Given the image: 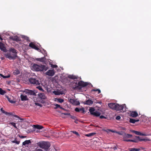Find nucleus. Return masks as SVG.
Returning <instances> with one entry per match:
<instances>
[{
    "label": "nucleus",
    "instance_id": "nucleus-1",
    "mask_svg": "<svg viewBox=\"0 0 151 151\" xmlns=\"http://www.w3.org/2000/svg\"><path fill=\"white\" fill-rule=\"evenodd\" d=\"M48 68L47 66L43 65H40L37 64H34L32 66V69L37 71H46Z\"/></svg>",
    "mask_w": 151,
    "mask_h": 151
},
{
    "label": "nucleus",
    "instance_id": "nucleus-2",
    "mask_svg": "<svg viewBox=\"0 0 151 151\" xmlns=\"http://www.w3.org/2000/svg\"><path fill=\"white\" fill-rule=\"evenodd\" d=\"M37 145L40 147L47 150L50 147V144L48 142L43 141L37 142Z\"/></svg>",
    "mask_w": 151,
    "mask_h": 151
},
{
    "label": "nucleus",
    "instance_id": "nucleus-3",
    "mask_svg": "<svg viewBox=\"0 0 151 151\" xmlns=\"http://www.w3.org/2000/svg\"><path fill=\"white\" fill-rule=\"evenodd\" d=\"M88 84L87 82H84L82 81H80L78 83V84H76L75 87H73L74 89L76 90H81L83 87H84L87 85Z\"/></svg>",
    "mask_w": 151,
    "mask_h": 151
},
{
    "label": "nucleus",
    "instance_id": "nucleus-4",
    "mask_svg": "<svg viewBox=\"0 0 151 151\" xmlns=\"http://www.w3.org/2000/svg\"><path fill=\"white\" fill-rule=\"evenodd\" d=\"M116 107H115V110L117 111H120L121 112H124L126 110L125 108L126 106L125 104L122 105H120L119 104H116Z\"/></svg>",
    "mask_w": 151,
    "mask_h": 151
},
{
    "label": "nucleus",
    "instance_id": "nucleus-5",
    "mask_svg": "<svg viewBox=\"0 0 151 151\" xmlns=\"http://www.w3.org/2000/svg\"><path fill=\"white\" fill-rule=\"evenodd\" d=\"M5 56L6 58H9V60H14L17 57L16 54H12L10 52L7 53L5 54Z\"/></svg>",
    "mask_w": 151,
    "mask_h": 151
},
{
    "label": "nucleus",
    "instance_id": "nucleus-6",
    "mask_svg": "<svg viewBox=\"0 0 151 151\" xmlns=\"http://www.w3.org/2000/svg\"><path fill=\"white\" fill-rule=\"evenodd\" d=\"M89 111L90 112V114L94 116L98 117L100 116V113L97 111H95V109L94 108L91 107L89 109Z\"/></svg>",
    "mask_w": 151,
    "mask_h": 151
},
{
    "label": "nucleus",
    "instance_id": "nucleus-7",
    "mask_svg": "<svg viewBox=\"0 0 151 151\" xmlns=\"http://www.w3.org/2000/svg\"><path fill=\"white\" fill-rule=\"evenodd\" d=\"M29 81L31 84L35 85L36 86L39 85L40 84L38 80L32 77L29 78Z\"/></svg>",
    "mask_w": 151,
    "mask_h": 151
},
{
    "label": "nucleus",
    "instance_id": "nucleus-8",
    "mask_svg": "<svg viewBox=\"0 0 151 151\" xmlns=\"http://www.w3.org/2000/svg\"><path fill=\"white\" fill-rule=\"evenodd\" d=\"M136 139H135L133 140H124L125 141L127 142H138V141H144L145 139H141L139 136H136Z\"/></svg>",
    "mask_w": 151,
    "mask_h": 151
},
{
    "label": "nucleus",
    "instance_id": "nucleus-9",
    "mask_svg": "<svg viewBox=\"0 0 151 151\" xmlns=\"http://www.w3.org/2000/svg\"><path fill=\"white\" fill-rule=\"evenodd\" d=\"M29 46L32 49H35L38 51H40V50L37 47L36 45L32 42H31L29 45Z\"/></svg>",
    "mask_w": 151,
    "mask_h": 151
},
{
    "label": "nucleus",
    "instance_id": "nucleus-10",
    "mask_svg": "<svg viewBox=\"0 0 151 151\" xmlns=\"http://www.w3.org/2000/svg\"><path fill=\"white\" fill-rule=\"evenodd\" d=\"M69 101L71 104L75 105H79L80 104L78 101H77L75 99H70Z\"/></svg>",
    "mask_w": 151,
    "mask_h": 151
},
{
    "label": "nucleus",
    "instance_id": "nucleus-11",
    "mask_svg": "<svg viewBox=\"0 0 151 151\" xmlns=\"http://www.w3.org/2000/svg\"><path fill=\"white\" fill-rule=\"evenodd\" d=\"M55 72L53 70H49L45 73L46 75L52 76L55 74Z\"/></svg>",
    "mask_w": 151,
    "mask_h": 151
},
{
    "label": "nucleus",
    "instance_id": "nucleus-12",
    "mask_svg": "<svg viewBox=\"0 0 151 151\" xmlns=\"http://www.w3.org/2000/svg\"><path fill=\"white\" fill-rule=\"evenodd\" d=\"M10 39L14 41H15L17 42L20 41H21L20 38L18 36H13L10 37Z\"/></svg>",
    "mask_w": 151,
    "mask_h": 151
},
{
    "label": "nucleus",
    "instance_id": "nucleus-13",
    "mask_svg": "<svg viewBox=\"0 0 151 151\" xmlns=\"http://www.w3.org/2000/svg\"><path fill=\"white\" fill-rule=\"evenodd\" d=\"M39 98L45 100L46 99V97L44 93H40L38 95Z\"/></svg>",
    "mask_w": 151,
    "mask_h": 151
},
{
    "label": "nucleus",
    "instance_id": "nucleus-14",
    "mask_svg": "<svg viewBox=\"0 0 151 151\" xmlns=\"http://www.w3.org/2000/svg\"><path fill=\"white\" fill-rule=\"evenodd\" d=\"M0 49L4 52H5L6 50L4 45L3 43L1 42H0Z\"/></svg>",
    "mask_w": 151,
    "mask_h": 151
},
{
    "label": "nucleus",
    "instance_id": "nucleus-15",
    "mask_svg": "<svg viewBox=\"0 0 151 151\" xmlns=\"http://www.w3.org/2000/svg\"><path fill=\"white\" fill-rule=\"evenodd\" d=\"M31 142L30 140L25 141L22 143V145L26 146L28 147L29 144H31Z\"/></svg>",
    "mask_w": 151,
    "mask_h": 151
},
{
    "label": "nucleus",
    "instance_id": "nucleus-16",
    "mask_svg": "<svg viewBox=\"0 0 151 151\" xmlns=\"http://www.w3.org/2000/svg\"><path fill=\"white\" fill-rule=\"evenodd\" d=\"M27 94L28 95H35V92L32 90H28L26 92Z\"/></svg>",
    "mask_w": 151,
    "mask_h": 151
},
{
    "label": "nucleus",
    "instance_id": "nucleus-17",
    "mask_svg": "<svg viewBox=\"0 0 151 151\" xmlns=\"http://www.w3.org/2000/svg\"><path fill=\"white\" fill-rule=\"evenodd\" d=\"M116 104L114 103H109L108 104V106L111 109L115 110V107H116Z\"/></svg>",
    "mask_w": 151,
    "mask_h": 151
},
{
    "label": "nucleus",
    "instance_id": "nucleus-18",
    "mask_svg": "<svg viewBox=\"0 0 151 151\" xmlns=\"http://www.w3.org/2000/svg\"><path fill=\"white\" fill-rule=\"evenodd\" d=\"M138 114L136 111H132L130 113V116L133 117H136L138 116Z\"/></svg>",
    "mask_w": 151,
    "mask_h": 151
},
{
    "label": "nucleus",
    "instance_id": "nucleus-19",
    "mask_svg": "<svg viewBox=\"0 0 151 151\" xmlns=\"http://www.w3.org/2000/svg\"><path fill=\"white\" fill-rule=\"evenodd\" d=\"M20 98L22 101H26L28 99L27 95L24 96L23 95H21Z\"/></svg>",
    "mask_w": 151,
    "mask_h": 151
},
{
    "label": "nucleus",
    "instance_id": "nucleus-20",
    "mask_svg": "<svg viewBox=\"0 0 151 151\" xmlns=\"http://www.w3.org/2000/svg\"><path fill=\"white\" fill-rule=\"evenodd\" d=\"M36 60L37 61L43 62L45 61L46 60V58L45 57H44L40 58H37L36 59Z\"/></svg>",
    "mask_w": 151,
    "mask_h": 151
},
{
    "label": "nucleus",
    "instance_id": "nucleus-21",
    "mask_svg": "<svg viewBox=\"0 0 151 151\" xmlns=\"http://www.w3.org/2000/svg\"><path fill=\"white\" fill-rule=\"evenodd\" d=\"M9 51L12 52L14 54H17L18 51L14 48H10L9 49Z\"/></svg>",
    "mask_w": 151,
    "mask_h": 151
},
{
    "label": "nucleus",
    "instance_id": "nucleus-22",
    "mask_svg": "<svg viewBox=\"0 0 151 151\" xmlns=\"http://www.w3.org/2000/svg\"><path fill=\"white\" fill-rule=\"evenodd\" d=\"M86 103H84L85 104L88 105H89L92 104L93 102L90 99H88L86 101Z\"/></svg>",
    "mask_w": 151,
    "mask_h": 151
},
{
    "label": "nucleus",
    "instance_id": "nucleus-23",
    "mask_svg": "<svg viewBox=\"0 0 151 151\" xmlns=\"http://www.w3.org/2000/svg\"><path fill=\"white\" fill-rule=\"evenodd\" d=\"M139 121V119H130L129 120V122L132 124H134L136 122Z\"/></svg>",
    "mask_w": 151,
    "mask_h": 151
},
{
    "label": "nucleus",
    "instance_id": "nucleus-24",
    "mask_svg": "<svg viewBox=\"0 0 151 151\" xmlns=\"http://www.w3.org/2000/svg\"><path fill=\"white\" fill-rule=\"evenodd\" d=\"M33 127L35 129H40L43 128L42 126L40 125H34Z\"/></svg>",
    "mask_w": 151,
    "mask_h": 151
},
{
    "label": "nucleus",
    "instance_id": "nucleus-25",
    "mask_svg": "<svg viewBox=\"0 0 151 151\" xmlns=\"http://www.w3.org/2000/svg\"><path fill=\"white\" fill-rule=\"evenodd\" d=\"M6 97L7 98L8 100L12 104H14L15 103V101L12 100L9 97L7 96H6Z\"/></svg>",
    "mask_w": 151,
    "mask_h": 151
},
{
    "label": "nucleus",
    "instance_id": "nucleus-26",
    "mask_svg": "<svg viewBox=\"0 0 151 151\" xmlns=\"http://www.w3.org/2000/svg\"><path fill=\"white\" fill-rule=\"evenodd\" d=\"M132 132L134 133L135 134H137V135H142V136H144L145 135L144 134L141 133L140 132H138V131H134V130H133Z\"/></svg>",
    "mask_w": 151,
    "mask_h": 151
},
{
    "label": "nucleus",
    "instance_id": "nucleus-27",
    "mask_svg": "<svg viewBox=\"0 0 151 151\" xmlns=\"http://www.w3.org/2000/svg\"><path fill=\"white\" fill-rule=\"evenodd\" d=\"M1 112H2V113H3V114H5L6 115H8V114H9L10 115H12V113H8L7 112H6L5 111H4V110H3V108H1Z\"/></svg>",
    "mask_w": 151,
    "mask_h": 151
},
{
    "label": "nucleus",
    "instance_id": "nucleus-28",
    "mask_svg": "<svg viewBox=\"0 0 151 151\" xmlns=\"http://www.w3.org/2000/svg\"><path fill=\"white\" fill-rule=\"evenodd\" d=\"M129 150L130 151H139L140 149L139 148H129Z\"/></svg>",
    "mask_w": 151,
    "mask_h": 151
},
{
    "label": "nucleus",
    "instance_id": "nucleus-29",
    "mask_svg": "<svg viewBox=\"0 0 151 151\" xmlns=\"http://www.w3.org/2000/svg\"><path fill=\"white\" fill-rule=\"evenodd\" d=\"M96 134V133H95L92 132V133H89L88 134H85V136L86 137H91V136L94 135L95 134Z\"/></svg>",
    "mask_w": 151,
    "mask_h": 151
},
{
    "label": "nucleus",
    "instance_id": "nucleus-30",
    "mask_svg": "<svg viewBox=\"0 0 151 151\" xmlns=\"http://www.w3.org/2000/svg\"><path fill=\"white\" fill-rule=\"evenodd\" d=\"M22 38H23L24 40H26L27 42L30 41L29 37L27 36H24L23 37H22Z\"/></svg>",
    "mask_w": 151,
    "mask_h": 151
},
{
    "label": "nucleus",
    "instance_id": "nucleus-31",
    "mask_svg": "<svg viewBox=\"0 0 151 151\" xmlns=\"http://www.w3.org/2000/svg\"><path fill=\"white\" fill-rule=\"evenodd\" d=\"M20 73V71L18 69H16L13 72V74L14 75H17L19 74Z\"/></svg>",
    "mask_w": 151,
    "mask_h": 151
},
{
    "label": "nucleus",
    "instance_id": "nucleus-32",
    "mask_svg": "<svg viewBox=\"0 0 151 151\" xmlns=\"http://www.w3.org/2000/svg\"><path fill=\"white\" fill-rule=\"evenodd\" d=\"M132 137V135L130 134H124V137H125L131 138Z\"/></svg>",
    "mask_w": 151,
    "mask_h": 151
},
{
    "label": "nucleus",
    "instance_id": "nucleus-33",
    "mask_svg": "<svg viewBox=\"0 0 151 151\" xmlns=\"http://www.w3.org/2000/svg\"><path fill=\"white\" fill-rule=\"evenodd\" d=\"M68 78L72 79H76V76H74L73 75H70L68 76Z\"/></svg>",
    "mask_w": 151,
    "mask_h": 151
},
{
    "label": "nucleus",
    "instance_id": "nucleus-34",
    "mask_svg": "<svg viewBox=\"0 0 151 151\" xmlns=\"http://www.w3.org/2000/svg\"><path fill=\"white\" fill-rule=\"evenodd\" d=\"M36 88L39 90L40 91H42V92L44 91V90L43 89L41 86H37L36 87Z\"/></svg>",
    "mask_w": 151,
    "mask_h": 151
},
{
    "label": "nucleus",
    "instance_id": "nucleus-35",
    "mask_svg": "<svg viewBox=\"0 0 151 151\" xmlns=\"http://www.w3.org/2000/svg\"><path fill=\"white\" fill-rule=\"evenodd\" d=\"M0 76L2 77L3 78H9L10 77V76H4L2 74H0Z\"/></svg>",
    "mask_w": 151,
    "mask_h": 151
},
{
    "label": "nucleus",
    "instance_id": "nucleus-36",
    "mask_svg": "<svg viewBox=\"0 0 151 151\" xmlns=\"http://www.w3.org/2000/svg\"><path fill=\"white\" fill-rule=\"evenodd\" d=\"M5 93V92L2 88H0V94L3 95Z\"/></svg>",
    "mask_w": 151,
    "mask_h": 151
},
{
    "label": "nucleus",
    "instance_id": "nucleus-37",
    "mask_svg": "<svg viewBox=\"0 0 151 151\" xmlns=\"http://www.w3.org/2000/svg\"><path fill=\"white\" fill-rule=\"evenodd\" d=\"M9 124L13 126L15 128L17 129L15 123L14 122H10Z\"/></svg>",
    "mask_w": 151,
    "mask_h": 151
},
{
    "label": "nucleus",
    "instance_id": "nucleus-38",
    "mask_svg": "<svg viewBox=\"0 0 151 151\" xmlns=\"http://www.w3.org/2000/svg\"><path fill=\"white\" fill-rule=\"evenodd\" d=\"M54 106H55L54 108V109H57V108H59L60 107V105H58V104H54Z\"/></svg>",
    "mask_w": 151,
    "mask_h": 151
},
{
    "label": "nucleus",
    "instance_id": "nucleus-39",
    "mask_svg": "<svg viewBox=\"0 0 151 151\" xmlns=\"http://www.w3.org/2000/svg\"><path fill=\"white\" fill-rule=\"evenodd\" d=\"M12 142L13 143H16L17 145H19L20 143V141H17L15 140L12 141Z\"/></svg>",
    "mask_w": 151,
    "mask_h": 151
},
{
    "label": "nucleus",
    "instance_id": "nucleus-40",
    "mask_svg": "<svg viewBox=\"0 0 151 151\" xmlns=\"http://www.w3.org/2000/svg\"><path fill=\"white\" fill-rule=\"evenodd\" d=\"M64 100L63 99H58V101L60 103H62L64 101Z\"/></svg>",
    "mask_w": 151,
    "mask_h": 151
},
{
    "label": "nucleus",
    "instance_id": "nucleus-41",
    "mask_svg": "<svg viewBox=\"0 0 151 151\" xmlns=\"http://www.w3.org/2000/svg\"><path fill=\"white\" fill-rule=\"evenodd\" d=\"M70 117L71 118L73 119L74 120L76 121L77 120L76 117L73 115H70Z\"/></svg>",
    "mask_w": 151,
    "mask_h": 151
},
{
    "label": "nucleus",
    "instance_id": "nucleus-42",
    "mask_svg": "<svg viewBox=\"0 0 151 151\" xmlns=\"http://www.w3.org/2000/svg\"><path fill=\"white\" fill-rule=\"evenodd\" d=\"M71 132L75 134L76 135L78 136H80V135L79 134V133L77 132L76 131H72Z\"/></svg>",
    "mask_w": 151,
    "mask_h": 151
},
{
    "label": "nucleus",
    "instance_id": "nucleus-43",
    "mask_svg": "<svg viewBox=\"0 0 151 151\" xmlns=\"http://www.w3.org/2000/svg\"><path fill=\"white\" fill-rule=\"evenodd\" d=\"M93 91H98V94L100 93L101 92L100 90L99 89H93Z\"/></svg>",
    "mask_w": 151,
    "mask_h": 151
},
{
    "label": "nucleus",
    "instance_id": "nucleus-44",
    "mask_svg": "<svg viewBox=\"0 0 151 151\" xmlns=\"http://www.w3.org/2000/svg\"><path fill=\"white\" fill-rule=\"evenodd\" d=\"M80 111H81L83 113H84L85 112V109L83 108H80Z\"/></svg>",
    "mask_w": 151,
    "mask_h": 151
},
{
    "label": "nucleus",
    "instance_id": "nucleus-45",
    "mask_svg": "<svg viewBox=\"0 0 151 151\" xmlns=\"http://www.w3.org/2000/svg\"><path fill=\"white\" fill-rule=\"evenodd\" d=\"M80 108L79 109L78 108H76L75 109V110L76 112H79L80 111Z\"/></svg>",
    "mask_w": 151,
    "mask_h": 151
},
{
    "label": "nucleus",
    "instance_id": "nucleus-46",
    "mask_svg": "<svg viewBox=\"0 0 151 151\" xmlns=\"http://www.w3.org/2000/svg\"><path fill=\"white\" fill-rule=\"evenodd\" d=\"M100 118L101 119H106V117H105L103 115H101L100 116Z\"/></svg>",
    "mask_w": 151,
    "mask_h": 151
},
{
    "label": "nucleus",
    "instance_id": "nucleus-47",
    "mask_svg": "<svg viewBox=\"0 0 151 151\" xmlns=\"http://www.w3.org/2000/svg\"><path fill=\"white\" fill-rule=\"evenodd\" d=\"M51 66L52 67L55 68L58 67L57 65H52Z\"/></svg>",
    "mask_w": 151,
    "mask_h": 151
},
{
    "label": "nucleus",
    "instance_id": "nucleus-48",
    "mask_svg": "<svg viewBox=\"0 0 151 151\" xmlns=\"http://www.w3.org/2000/svg\"><path fill=\"white\" fill-rule=\"evenodd\" d=\"M35 104L36 105H37L38 106H40V107L42 106V105L40 103H35Z\"/></svg>",
    "mask_w": 151,
    "mask_h": 151
},
{
    "label": "nucleus",
    "instance_id": "nucleus-49",
    "mask_svg": "<svg viewBox=\"0 0 151 151\" xmlns=\"http://www.w3.org/2000/svg\"><path fill=\"white\" fill-rule=\"evenodd\" d=\"M121 118V117L119 116H117L116 117V119L117 120H119Z\"/></svg>",
    "mask_w": 151,
    "mask_h": 151
},
{
    "label": "nucleus",
    "instance_id": "nucleus-50",
    "mask_svg": "<svg viewBox=\"0 0 151 151\" xmlns=\"http://www.w3.org/2000/svg\"><path fill=\"white\" fill-rule=\"evenodd\" d=\"M33 151H43L40 149H36L34 150H33Z\"/></svg>",
    "mask_w": 151,
    "mask_h": 151
},
{
    "label": "nucleus",
    "instance_id": "nucleus-51",
    "mask_svg": "<svg viewBox=\"0 0 151 151\" xmlns=\"http://www.w3.org/2000/svg\"><path fill=\"white\" fill-rule=\"evenodd\" d=\"M63 114H64L65 115H70V113H63Z\"/></svg>",
    "mask_w": 151,
    "mask_h": 151
},
{
    "label": "nucleus",
    "instance_id": "nucleus-52",
    "mask_svg": "<svg viewBox=\"0 0 151 151\" xmlns=\"http://www.w3.org/2000/svg\"><path fill=\"white\" fill-rule=\"evenodd\" d=\"M19 137H20L22 138H25L26 137V136H19Z\"/></svg>",
    "mask_w": 151,
    "mask_h": 151
},
{
    "label": "nucleus",
    "instance_id": "nucleus-53",
    "mask_svg": "<svg viewBox=\"0 0 151 151\" xmlns=\"http://www.w3.org/2000/svg\"><path fill=\"white\" fill-rule=\"evenodd\" d=\"M55 150H56L55 148H54L53 149H52L51 151H55Z\"/></svg>",
    "mask_w": 151,
    "mask_h": 151
},
{
    "label": "nucleus",
    "instance_id": "nucleus-54",
    "mask_svg": "<svg viewBox=\"0 0 151 151\" xmlns=\"http://www.w3.org/2000/svg\"><path fill=\"white\" fill-rule=\"evenodd\" d=\"M59 108H60V109H63V110H65V109L64 108H63V107H61V106H60V107Z\"/></svg>",
    "mask_w": 151,
    "mask_h": 151
},
{
    "label": "nucleus",
    "instance_id": "nucleus-55",
    "mask_svg": "<svg viewBox=\"0 0 151 151\" xmlns=\"http://www.w3.org/2000/svg\"><path fill=\"white\" fill-rule=\"evenodd\" d=\"M56 150L55 151H60V149L58 148L56 149L55 148Z\"/></svg>",
    "mask_w": 151,
    "mask_h": 151
},
{
    "label": "nucleus",
    "instance_id": "nucleus-56",
    "mask_svg": "<svg viewBox=\"0 0 151 151\" xmlns=\"http://www.w3.org/2000/svg\"><path fill=\"white\" fill-rule=\"evenodd\" d=\"M14 116L16 117H17V118H19V117L17 116V115H14Z\"/></svg>",
    "mask_w": 151,
    "mask_h": 151
},
{
    "label": "nucleus",
    "instance_id": "nucleus-57",
    "mask_svg": "<svg viewBox=\"0 0 151 151\" xmlns=\"http://www.w3.org/2000/svg\"><path fill=\"white\" fill-rule=\"evenodd\" d=\"M97 103H99V104H101V102H97Z\"/></svg>",
    "mask_w": 151,
    "mask_h": 151
},
{
    "label": "nucleus",
    "instance_id": "nucleus-58",
    "mask_svg": "<svg viewBox=\"0 0 151 151\" xmlns=\"http://www.w3.org/2000/svg\"><path fill=\"white\" fill-rule=\"evenodd\" d=\"M43 50L45 52H46V51L44 50V49H43Z\"/></svg>",
    "mask_w": 151,
    "mask_h": 151
},
{
    "label": "nucleus",
    "instance_id": "nucleus-59",
    "mask_svg": "<svg viewBox=\"0 0 151 151\" xmlns=\"http://www.w3.org/2000/svg\"><path fill=\"white\" fill-rule=\"evenodd\" d=\"M74 122H75L76 123H77V122H76V121H75Z\"/></svg>",
    "mask_w": 151,
    "mask_h": 151
}]
</instances>
